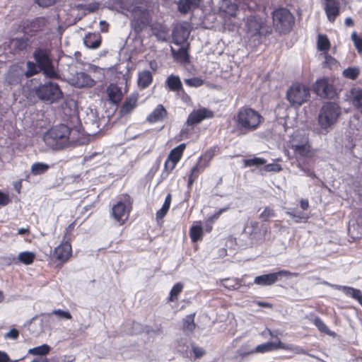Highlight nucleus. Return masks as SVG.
Masks as SVG:
<instances>
[{"instance_id":"58","label":"nucleus","mask_w":362,"mask_h":362,"mask_svg":"<svg viewBox=\"0 0 362 362\" xmlns=\"http://www.w3.org/2000/svg\"><path fill=\"white\" fill-rule=\"evenodd\" d=\"M60 0H35V3L42 8H48L55 5Z\"/></svg>"},{"instance_id":"9","label":"nucleus","mask_w":362,"mask_h":362,"mask_svg":"<svg viewBox=\"0 0 362 362\" xmlns=\"http://www.w3.org/2000/svg\"><path fill=\"white\" fill-rule=\"evenodd\" d=\"M310 97V88L299 83H293L286 93V99L294 107H300Z\"/></svg>"},{"instance_id":"30","label":"nucleus","mask_w":362,"mask_h":362,"mask_svg":"<svg viewBox=\"0 0 362 362\" xmlns=\"http://www.w3.org/2000/svg\"><path fill=\"white\" fill-rule=\"evenodd\" d=\"M153 82V76L150 71L144 70L139 73L137 84L140 89L148 88Z\"/></svg>"},{"instance_id":"5","label":"nucleus","mask_w":362,"mask_h":362,"mask_svg":"<svg viewBox=\"0 0 362 362\" xmlns=\"http://www.w3.org/2000/svg\"><path fill=\"white\" fill-rule=\"evenodd\" d=\"M273 25L275 30L281 34L291 32L295 23V18L286 8H279L272 13Z\"/></svg>"},{"instance_id":"38","label":"nucleus","mask_w":362,"mask_h":362,"mask_svg":"<svg viewBox=\"0 0 362 362\" xmlns=\"http://www.w3.org/2000/svg\"><path fill=\"white\" fill-rule=\"evenodd\" d=\"M286 214L293 219L294 223H306L310 218V216L305 212H296V209H290L286 211Z\"/></svg>"},{"instance_id":"59","label":"nucleus","mask_w":362,"mask_h":362,"mask_svg":"<svg viewBox=\"0 0 362 362\" xmlns=\"http://www.w3.org/2000/svg\"><path fill=\"white\" fill-rule=\"evenodd\" d=\"M264 165L263 170L266 172H279L281 170V167L279 164L269 163Z\"/></svg>"},{"instance_id":"43","label":"nucleus","mask_w":362,"mask_h":362,"mask_svg":"<svg viewBox=\"0 0 362 362\" xmlns=\"http://www.w3.org/2000/svg\"><path fill=\"white\" fill-rule=\"evenodd\" d=\"M49 169V165L47 163L36 162L34 163L30 169L33 175H40L45 173Z\"/></svg>"},{"instance_id":"63","label":"nucleus","mask_w":362,"mask_h":362,"mask_svg":"<svg viewBox=\"0 0 362 362\" xmlns=\"http://www.w3.org/2000/svg\"><path fill=\"white\" fill-rule=\"evenodd\" d=\"M10 202L8 194L0 191V205L6 206Z\"/></svg>"},{"instance_id":"1","label":"nucleus","mask_w":362,"mask_h":362,"mask_svg":"<svg viewBox=\"0 0 362 362\" xmlns=\"http://www.w3.org/2000/svg\"><path fill=\"white\" fill-rule=\"evenodd\" d=\"M35 62H26V78H30L40 72L49 78L58 79L59 74L55 70L50 51L45 48H37L33 53Z\"/></svg>"},{"instance_id":"15","label":"nucleus","mask_w":362,"mask_h":362,"mask_svg":"<svg viewBox=\"0 0 362 362\" xmlns=\"http://www.w3.org/2000/svg\"><path fill=\"white\" fill-rule=\"evenodd\" d=\"M214 117V113L212 110L206 107H201L197 110H194L189 113L186 124L195 126L201 123L203 120L211 119Z\"/></svg>"},{"instance_id":"17","label":"nucleus","mask_w":362,"mask_h":362,"mask_svg":"<svg viewBox=\"0 0 362 362\" xmlns=\"http://www.w3.org/2000/svg\"><path fill=\"white\" fill-rule=\"evenodd\" d=\"M30 47V40L28 37H13L9 40L8 49L11 54H21L25 52Z\"/></svg>"},{"instance_id":"3","label":"nucleus","mask_w":362,"mask_h":362,"mask_svg":"<svg viewBox=\"0 0 362 362\" xmlns=\"http://www.w3.org/2000/svg\"><path fill=\"white\" fill-rule=\"evenodd\" d=\"M288 146L293 151V156L296 160L297 167L308 176L315 177V174L309 163L314 156V152L308 139L299 143L291 141Z\"/></svg>"},{"instance_id":"52","label":"nucleus","mask_w":362,"mask_h":362,"mask_svg":"<svg viewBox=\"0 0 362 362\" xmlns=\"http://www.w3.org/2000/svg\"><path fill=\"white\" fill-rule=\"evenodd\" d=\"M99 6L98 2H93L88 4H78L76 7L78 10H83L91 13L97 11L99 8Z\"/></svg>"},{"instance_id":"25","label":"nucleus","mask_w":362,"mask_h":362,"mask_svg":"<svg viewBox=\"0 0 362 362\" xmlns=\"http://www.w3.org/2000/svg\"><path fill=\"white\" fill-rule=\"evenodd\" d=\"M276 341L274 342H267L257 346L254 349V353H267L280 348H283L281 341L276 337Z\"/></svg>"},{"instance_id":"28","label":"nucleus","mask_w":362,"mask_h":362,"mask_svg":"<svg viewBox=\"0 0 362 362\" xmlns=\"http://www.w3.org/2000/svg\"><path fill=\"white\" fill-rule=\"evenodd\" d=\"M348 232L352 239H362V216H358L356 222L349 226Z\"/></svg>"},{"instance_id":"45","label":"nucleus","mask_w":362,"mask_h":362,"mask_svg":"<svg viewBox=\"0 0 362 362\" xmlns=\"http://www.w3.org/2000/svg\"><path fill=\"white\" fill-rule=\"evenodd\" d=\"M183 284L181 282L176 283L171 288L169 296L168 298V302H174L178 299V296L182 292Z\"/></svg>"},{"instance_id":"31","label":"nucleus","mask_w":362,"mask_h":362,"mask_svg":"<svg viewBox=\"0 0 362 362\" xmlns=\"http://www.w3.org/2000/svg\"><path fill=\"white\" fill-rule=\"evenodd\" d=\"M223 12L228 18H235L239 11V7L237 4L231 0H224L222 5Z\"/></svg>"},{"instance_id":"64","label":"nucleus","mask_w":362,"mask_h":362,"mask_svg":"<svg viewBox=\"0 0 362 362\" xmlns=\"http://www.w3.org/2000/svg\"><path fill=\"white\" fill-rule=\"evenodd\" d=\"M19 335V332L18 329L13 328L8 333L6 334V337L10 339H17Z\"/></svg>"},{"instance_id":"55","label":"nucleus","mask_w":362,"mask_h":362,"mask_svg":"<svg viewBox=\"0 0 362 362\" xmlns=\"http://www.w3.org/2000/svg\"><path fill=\"white\" fill-rule=\"evenodd\" d=\"M351 37L357 52L359 54H362V36H360L356 32H354L351 34Z\"/></svg>"},{"instance_id":"7","label":"nucleus","mask_w":362,"mask_h":362,"mask_svg":"<svg viewBox=\"0 0 362 362\" xmlns=\"http://www.w3.org/2000/svg\"><path fill=\"white\" fill-rule=\"evenodd\" d=\"M34 94L41 100L54 103L63 97L59 86L54 82L48 81L33 89Z\"/></svg>"},{"instance_id":"20","label":"nucleus","mask_w":362,"mask_h":362,"mask_svg":"<svg viewBox=\"0 0 362 362\" xmlns=\"http://www.w3.org/2000/svg\"><path fill=\"white\" fill-rule=\"evenodd\" d=\"M325 12L330 23H334L340 15V2L339 0H325Z\"/></svg>"},{"instance_id":"41","label":"nucleus","mask_w":362,"mask_h":362,"mask_svg":"<svg viewBox=\"0 0 362 362\" xmlns=\"http://www.w3.org/2000/svg\"><path fill=\"white\" fill-rule=\"evenodd\" d=\"M351 96L353 105L362 114V89H353Z\"/></svg>"},{"instance_id":"33","label":"nucleus","mask_w":362,"mask_h":362,"mask_svg":"<svg viewBox=\"0 0 362 362\" xmlns=\"http://www.w3.org/2000/svg\"><path fill=\"white\" fill-rule=\"evenodd\" d=\"M204 231L201 221L193 223L189 229V236L192 243L201 241L203 238Z\"/></svg>"},{"instance_id":"11","label":"nucleus","mask_w":362,"mask_h":362,"mask_svg":"<svg viewBox=\"0 0 362 362\" xmlns=\"http://www.w3.org/2000/svg\"><path fill=\"white\" fill-rule=\"evenodd\" d=\"M49 25L47 18L45 16L36 17L32 20H26L22 23L21 27L22 32L33 36L37 33H42Z\"/></svg>"},{"instance_id":"42","label":"nucleus","mask_w":362,"mask_h":362,"mask_svg":"<svg viewBox=\"0 0 362 362\" xmlns=\"http://www.w3.org/2000/svg\"><path fill=\"white\" fill-rule=\"evenodd\" d=\"M172 202V195L170 193H168L165 199V202L161 207L160 209H159L156 212V218L162 219L168 212L169 209L170 207V204Z\"/></svg>"},{"instance_id":"35","label":"nucleus","mask_w":362,"mask_h":362,"mask_svg":"<svg viewBox=\"0 0 362 362\" xmlns=\"http://www.w3.org/2000/svg\"><path fill=\"white\" fill-rule=\"evenodd\" d=\"M153 35L157 37L158 40L166 41L168 33V29L160 23L151 25Z\"/></svg>"},{"instance_id":"40","label":"nucleus","mask_w":362,"mask_h":362,"mask_svg":"<svg viewBox=\"0 0 362 362\" xmlns=\"http://www.w3.org/2000/svg\"><path fill=\"white\" fill-rule=\"evenodd\" d=\"M172 53L174 59L181 63H187L189 61V56L186 48L181 47L177 51L172 48Z\"/></svg>"},{"instance_id":"10","label":"nucleus","mask_w":362,"mask_h":362,"mask_svg":"<svg viewBox=\"0 0 362 362\" xmlns=\"http://www.w3.org/2000/svg\"><path fill=\"white\" fill-rule=\"evenodd\" d=\"M129 11L132 14L131 25L135 33H140L151 22L149 11L141 6H134Z\"/></svg>"},{"instance_id":"26","label":"nucleus","mask_w":362,"mask_h":362,"mask_svg":"<svg viewBox=\"0 0 362 362\" xmlns=\"http://www.w3.org/2000/svg\"><path fill=\"white\" fill-rule=\"evenodd\" d=\"M189 35V30L187 27L180 25L173 32V41L177 45H180L186 41Z\"/></svg>"},{"instance_id":"34","label":"nucleus","mask_w":362,"mask_h":362,"mask_svg":"<svg viewBox=\"0 0 362 362\" xmlns=\"http://www.w3.org/2000/svg\"><path fill=\"white\" fill-rule=\"evenodd\" d=\"M339 288L347 296H349L356 300L362 306V292L361 290L350 286H339Z\"/></svg>"},{"instance_id":"18","label":"nucleus","mask_w":362,"mask_h":362,"mask_svg":"<svg viewBox=\"0 0 362 362\" xmlns=\"http://www.w3.org/2000/svg\"><path fill=\"white\" fill-rule=\"evenodd\" d=\"M26 77V71L18 66H11L6 74L5 81L9 85H18L22 82L23 77Z\"/></svg>"},{"instance_id":"6","label":"nucleus","mask_w":362,"mask_h":362,"mask_svg":"<svg viewBox=\"0 0 362 362\" xmlns=\"http://www.w3.org/2000/svg\"><path fill=\"white\" fill-rule=\"evenodd\" d=\"M341 113V107L334 102H327L321 107L318 115V123L322 129L334 124Z\"/></svg>"},{"instance_id":"39","label":"nucleus","mask_w":362,"mask_h":362,"mask_svg":"<svg viewBox=\"0 0 362 362\" xmlns=\"http://www.w3.org/2000/svg\"><path fill=\"white\" fill-rule=\"evenodd\" d=\"M195 313L189 314L185 316L182 320V330L184 332H192L196 328L194 322Z\"/></svg>"},{"instance_id":"22","label":"nucleus","mask_w":362,"mask_h":362,"mask_svg":"<svg viewBox=\"0 0 362 362\" xmlns=\"http://www.w3.org/2000/svg\"><path fill=\"white\" fill-rule=\"evenodd\" d=\"M109 100L115 105L119 104L122 99L121 88L115 83H110L106 89Z\"/></svg>"},{"instance_id":"54","label":"nucleus","mask_w":362,"mask_h":362,"mask_svg":"<svg viewBox=\"0 0 362 362\" xmlns=\"http://www.w3.org/2000/svg\"><path fill=\"white\" fill-rule=\"evenodd\" d=\"M314 325L317 327L318 330L321 332L332 335V333L329 331L327 326L324 322L319 317H316L313 320Z\"/></svg>"},{"instance_id":"51","label":"nucleus","mask_w":362,"mask_h":362,"mask_svg":"<svg viewBox=\"0 0 362 362\" xmlns=\"http://www.w3.org/2000/svg\"><path fill=\"white\" fill-rule=\"evenodd\" d=\"M190 354L193 356V359L197 360L203 357L206 354V351L203 348L192 344Z\"/></svg>"},{"instance_id":"46","label":"nucleus","mask_w":362,"mask_h":362,"mask_svg":"<svg viewBox=\"0 0 362 362\" xmlns=\"http://www.w3.org/2000/svg\"><path fill=\"white\" fill-rule=\"evenodd\" d=\"M222 285L228 290H238L241 287V282L238 279H224L222 281Z\"/></svg>"},{"instance_id":"14","label":"nucleus","mask_w":362,"mask_h":362,"mask_svg":"<svg viewBox=\"0 0 362 362\" xmlns=\"http://www.w3.org/2000/svg\"><path fill=\"white\" fill-rule=\"evenodd\" d=\"M186 146V144L183 143L175 147L170 151L164 163V170L168 174L172 173L177 164L182 159Z\"/></svg>"},{"instance_id":"61","label":"nucleus","mask_w":362,"mask_h":362,"mask_svg":"<svg viewBox=\"0 0 362 362\" xmlns=\"http://www.w3.org/2000/svg\"><path fill=\"white\" fill-rule=\"evenodd\" d=\"M337 60L332 56L327 54L325 56V60L323 62V66L331 69L332 66L337 64Z\"/></svg>"},{"instance_id":"44","label":"nucleus","mask_w":362,"mask_h":362,"mask_svg":"<svg viewBox=\"0 0 362 362\" xmlns=\"http://www.w3.org/2000/svg\"><path fill=\"white\" fill-rule=\"evenodd\" d=\"M317 44V49L321 52H327L331 47L330 42L326 35H318Z\"/></svg>"},{"instance_id":"16","label":"nucleus","mask_w":362,"mask_h":362,"mask_svg":"<svg viewBox=\"0 0 362 362\" xmlns=\"http://www.w3.org/2000/svg\"><path fill=\"white\" fill-rule=\"evenodd\" d=\"M72 255L71 245L69 241H62L53 251L52 257L61 264L66 263Z\"/></svg>"},{"instance_id":"56","label":"nucleus","mask_w":362,"mask_h":362,"mask_svg":"<svg viewBox=\"0 0 362 362\" xmlns=\"http://www.w3.org/2000/svg\"><path fill=\"white\" fill-rule=\"evenodd\" d=\"M185 83L188 86L197 88L204 84V80L199 77H193L185 79Z\"/></svg>"},{"instance_id":"57","label":"nucleus","mask_w":362,"mask_h":362,"mask_svg":"<svg viewBox=\"0 0 362 362\" xmlns=\"http://www.w3.org/2000/svg\"><path fill=\"white\" fill-rule=\"evenodd\" d=\"M194 125H189V124L185 123V127L180 131V136L183 139L189 138V136L194 132Z\"/></svg>"},{"instance_id":"27","label":"nucleus","mask_w":362,"mask_h":362,"mask_svg":"<svg viewBox=\"0 0 362 362\" xmlns=\"http://www.w3.org/2000/svg\"><path fill=\"white\" fill-rule=\"evenodd\" d=\"M263 22L257 16H250L247 18V28L248 30L252 33L253 35H257L260 33Z\"/></svg>"},{"instance_id":"13","label":"nucleus","mask_w":362,"mask_h":362,"mask_svg":"<svg viewBox=\"0 0 362 362\" xmlns=\"http://www.w3.org/2000/svg\"><path fill=\"white\" fill-rule=\"evenodd\" d=\"M313 90L322 98H333L336 95V90L333 83L326 77L317 79L313 84Z\"/></svg>"},{"instance_id":"24","label":"nucleus","mask_w":362,"mask_h":362,"mask_svg":"<svg viewBox=\"0 0 362 362\" xmlns=\"http://www.w3.org/2000/svg\"><path fill=\"white\" fill-rule=\"evenodd\" d=\"M206 167L198 161H197V163L193 165L188 175L187 187L189 189L192 188L199 176L204 171Z\"/></svg>"},{"instance_id":"36","label":"nucleus","mask_w":362,"mask_h":362,"mask_svg":"<svg viewBox=\"0 0 362 362\" xmlns=\"http://www.w3.org/2000/svg\"><path fill=\"white\" fill-rule=\"evenodd\" d=\"M84 44L86 47L91 49L98 48L101 44V37L95 33H89L86 35Z\"/></svg>"},{"instance_id":"60","label":"nucleus","mask_w":362,"mask_h":362,"mask_svg":"<svg viewBox=\"0 0 362 362\" xmlns=\"http://www.w3.org/2000/svg\"><path fill=\"white\" fill-rule=\"evenodd\" d=\"M52 314L57 315L66 320H71L72 318V316L69 311H65L60 309L53 310Z\"/></svg>"},{"instance_id":"23","label":"nucleus","mask_w":362,"mask_h":362,"mask_svg":"<svg viewBox=\"0 0 362 362\" xmlns=\"http://www.w3.org/2000/svg\"><path fill=\"white\" fill-rule=\"evenodd\" d=\"M167 115V110L163 105L160 104L147 116L146 121L151 124L156 123L163 120Z\"/></svg>"},{"instance_id":"12","label":"nucleus","mask_w":362,"mask_h":362,"mask_svg":"<svg viewBox=\"0 0 362 362\" xmlns=\"http://www.w3.org/2000/svg\"><path fill=\"white\" fill-rule=\"evenodd\" d=\"M298 275V273H292L288 270H279L276 272L257 276L255 278L254 283L262 286H272L282 277L297 276Z\"/></svg>"},{"instance_id":"32","label":"nucleus","mask_w":362,"mask_h":362,"mask_svg":"<svg viewBox=\"0 0 362 362\" xmlns=\"http://www.w3.org/2000/svg\"><path fill=\"white\" fill-rule=\"evenodd\" d=\"M138 98L136 95H132L127 97L120 108V114L125 115L130 113L137 105Z\"/></svg>"},{"instance_id":"50","label":"nucleus","mask_w":362,"mask_h":362,"mask_svg":"<svg viewBox=\"0 0 362 362\" xmlns=\"http://www.w3.org/2000/svg\"><path fill=\"white\" fill-rule=\"evenodd\" d=\"M35 258V255L31 252H22L18 255V260L26 264H31Z\"/></svg>"},{"instance_id":"2","label":"nucleus","mask_w":362,"mask_h":362,"mask_svg":"<svg viewBox=\"0 0 362 362\" xmlns=\"http://www.w3.org/2000/svg\"><path fill=\"white\" fill-rule=\"evenodd\" d=\"M264 120L260 112L247 105L241 107L233 117L235 128L241 135L256 131Z\"/></svg>"},{"instance_id":"62","label":"nucleus","mask_w":362,"mask_h":362,"mask_svg":"<svg viewBox=\"0 0 362 362\" xmlns=\"http://www.w3.org/2000/svg\"><path fill=\"white\" fill-rule=\"evenodd\" d=\"M254 349H247L246 346H243L238 351V354L241 358H245L251 354H254Z\"/></svg>"},{"instance_id":"48","label":"nucleus","mask_w":362,"mask_h":362,"mask_svg":"<svg viewBox=\"0 0 362 362\" xmlns=\"http://www.w3.org/2000/svg\"><path fill=\"white\" fill-rule=\"evenodd\" d=\"M360 74V70L358 67H348L344 69L342 72V75L344 78L351 80H356Z\"/></svg>"},{"instance_id":"53","label":"nucleus","mask_w":362,"mask_h":362,"mask_svg":"<svg viewBox=\"0 0 362 362\" xmlns=\"http://www.w3.org/2000/svg\"><path fill=\"white\" fill-rule=\"evenodd\" d=\"M276 216V212L274 209L270 208L269 206H266L263 211L259 214V219L262 221H268L270 218L274 217Z\"/></svg>"},{"instance_id":"37","label":"nucleus","mask_w":362,"mask_h":362,"mask_svg":"<svg viewBox=\"0 0 362 362\" xmlns=\"http://www.w3.org/2000/svg\"><path fill=\"white\" fill-rule=\"evenodd\" d=\"M217 147L214 146L206 150L202 155L199 156L197 161L201 163L204 167H208L211 160L216 155Z\"/></svg>"},{"instance_id":"49","label":"nucleus","mask_w":362,"mask_h":362,"mask_svg":"<svg viewBox=\"0 0 362 362\" xmlns=\"http://www.w3.org/2000/svg\"><path fill=\"white\" fill-rule=\"evenodd\" d=\"M245 167L264 165L267 163V160L263 158L254 157L252 158L245 159L243 160Z\"/></svg>"},{"instance_id":"21","label":"nucleus","mask_w":362,"mask_h":362,"mask_svg":"<svg viewBox=\"0 0 362 362\" xmlns=\"http://www.w3.org/2000/svg\"><path fill=\"white\" fill-rule=\"evenodd\" d=\"M165 88L169 91L177 92V93L182 92L187 97H188L183 88L182 83L181 80L178 76H175V75H173V74L170 75L165 80Z\"/></svg>"},{"instance_id":"47","label":"nucleus","mask_w":362,"mask_h":362,"mask_svg":"<svg viewBox=\"0 0 362 362\" xmlns=\"http://www.w3.org/2000/svg\"><path fill=\"white\" fill-rule=\"evenodd\" d=\"M49 351H50V347L48 345L42 344L41 346L30 349L28 351V354H30L33 355H36V356H37V357L42 358V356L49 354Z\"/></svg>"},{"instance_id":"19","label":"nucleus","mask_w":362,"mask_h":362,"mask_svg":"<svg viewBox=\"0 0 362 362\" xmlns=\"http://www.w3.org/2000/svg\"><path fill=\"white\" fill-rule=\"evenodd\" d=\"M70 83L76 88L92 87L95 81L85 72H76L71 78Z\"/></svg>"},{"instance_id":"4","label":"nucleus","mask_w":362,"mask_h":362,"mask_svg":"<svg viewBox=\"0 0 362 362\" xmlns=\"http://www.w3.org/2000/svg\"><path fill=\"white\" fill-rule=\"evenodd\" d=\"M71 129L66 124H59L51 127L44 135L45 142L56 149H62L69 143Z\"/></svg>"},{"instance_id":"29","label":"nucleus","mask_w":362,"mask_h":362,"mask_svg":"<svg viewBox=\"0 0 362 362\" xmlns=\"http://www.w3.org/2000/svg\"><path fill=\"white\" fill-rule=\"evenodd\" d=\"M202 0H179L178 11L182 14H187L191 9L198 8Z\"/></svg>"},{"instance_id":"8","label":"nucleus","mask_w":362,"mask_h":362,"mask_svg":"<svg viewBox=\"0 0 362 362\" xmlns=\"http://www.w3.org/2000/svg\"><path fill=\"white\" fill-rule=\"evenodd\" d=\"M118 202L112 207L111 215L119 225H123L128 219L132 209L133 199L128 194H122Z\"/></svg>"}]
</instances>
